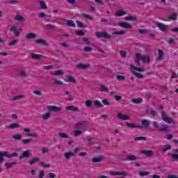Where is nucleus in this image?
I'll return each instance as SVG.
<instances>
[{
    "instance_id": "obj_1",
    "label": "nucleus",
    "mask_w": 178,
    "mask_h": 178,
    "mask_svg": "<svg viewBox=\"0 0 178 178\" xmlns=\"http://www.w3.org/2000/svg\"><path fill=\"white\" fill-rule=\"evenodd\" d=\"M153 127L154 129H158L159 131H165V133H170V130H169V127L166 124H159L156 121H154L152 122Z\"/></svg>"
},
{
    "instance_id": "obj_2",
    "label": "nucleus",
    "mask_w": 178,
    "mask_h": 178,
    "mask_svg": "<svg viewBox=\"0 0 178 178\" xmlns=\"http://www.w3.org/2000/svg\"><path fill=\"white\" fill-rule=\"evenodd\" d=\"M95 35L97 38H112V35L108 34L106 32L96 31Z\"/></svg>"
},
{
    "instance_id": "obj_3",
    "label": "nucleus",
    "mask_w": 178,
    "mask_h": 178,
    "mask_svg": "<svg viewBox=\"0 0 178 178\" xmlns=\"http://www.w3.org/2000/svg\"><path fill=\"white\" fill-rule=\"evenodd\" d=\"M161 119L166 123L170 124V123H175V121L173 119L170 118L166 115V113H165V111H163L161 113Z\"/></svg>"
},
{
    "instance_id": "obj_4",
    "label": "nucleus",
    "mask_w": 178,
    "mask_h": 178,
    "mask_svg": "<svg viewBox=\"0 0 178 178\" xmlns=\"http://www.w3.org/2000/svg\"><path fill=\"white\" fill-rule=\"evenodd\" d=\"M47 108L48 109L49 112H60V107L56 106H47Z\"/></svg>"
},
{
    "instance_id": "obj_5",
    "label": "nucleus",
    "mask_w": 178,
    "mask_h": 178,
    "mask_svg": "<svg viewBox=\"0 0 178 178\" xmlns=\"http://www.w3.org/2000/svg\"><path fill=\"white\" fill-rule=\"evenodd\" d=\"M118 26H120V27H122V29H133V26H131V24L124 22H119Z\"/></svg>"
},
{
    "instance_id": "obj_6",
    "label": "nucleus",
    "mask_w": 178,
    "mask_h": 178,
    "mask_svg": "<svg viewBox=\"0 0 178 178\" xmlns=\"http://www.w3.org/2000/svg\"><path fill=\"white\" fill-rule=\"evenodd\" d=\"M156 26L159 29V30H161V31H168V26L165 25V24L157 22Z\"/></svg>"
},
{
    "instance_id": "obj_7",
    "label": "nucleus",
    "mask_w": 178,
    "mask_h": 178,
    "mask_svg": "<svg viewBox=\"0 0 178 178\" xmlns=\"http://www.w3.org/2000/svg\"><path fill=\"white\" fill-rule=\"evenodd\" d=\"M30 156H31V153H30V150H25L19 156V159H23V158H30Z\"/></svg>"
},
{
    "instance_id": "obj_8",
    "label": "nucleus",
    "mask_w": 178,
    "mask_h": 178,
    "mask_svg": "<svg viewBox=\"0 0 178 178\" xmlns=\"http://www.w3.org/2000/svg\"><path fill=\"white\" fill-rule=\"evenodd\" d=\"M88 124V122L87 121H81L78 122L74 124V127H86Z\"/></svg>"
},
{
    "instance_id": "obj_9",
    "label": "nucleus",
    "mask_w": 178,
    "mask_h": 178,
    "mask_svg": "<svg viewBox=\"0 0 178 178\" xmlns=\"http://www.w3.org/2000/svg\"><path fill=\"white\" fill-rule=\"evenodd\" d=\"M104 159H105V157L104 156H100L98 157H93L92 159V162L93 163H99V162H102V161H104Z\"/></svg>"
},
{
    "instance_id": "obj_10",
    "label": "nucleus",
    "mask_w": 178,
    "mask_h": 178,
    "mask_svg": "<svg viewBox=\"0 0 178 178\" xmlns=\"http://www.w3.org/2000/svg\"><path fill=\"white\" fill-rule=\"evenodd\" d=\"M10 33H14L15 34L16 37H19V35H20V31H19V29H17V26H13L10 29Z\"/></svg>"
},
{
    "instance_id": "obj_11",
    "label": "nucleus",
    "mask_w": 178,
    "mask_h": 178,
    "mask_svg": "<svg viewBox=\"0 0 178 178\" xmlns=\"http://www.w3.org/2000/svg\"><path fill=\"white\" fill-rule=\"evenodd\" d=\"M110 175H112L113 176H124L126 177L127 176V172L122 171V172H113L111 171L110 172Z\"/></svg>"
},
{
    "instance_id": "obj_12",
    "label": "nucleus",
    "mask_w": 178,
    "mask_h": 178,
    "mask_svg": "<svg viewBox=\"0 0 178 178\" xmlns=\"http://www.w3.org/2000/svg\"><path fill=\"white\" fill-rule=\"evenodd\" d=\"M140 60H141V54L140 53H136L135 63L139 67L141 66V63H140Z\"/></svg>"
},
{
    "instance_id": "obj_13",
    "label": "nucleus",
    "mask_w": 178,
    "mask_h": 178,
    "mask_svg": "<svg viewBox=\"0 0 178 178\" xmlns=\"http://www.w3.org/2000/svg\"><path fill=\"white\" fill-rule=\"evenodd\" d=\"M77 69H81V70H86L90 67V64H83L80 63L76 65Z\"/></svg>"
},
{
    "instance_id": "obj_14",
    "label": "nucleus",
    "mask_w": 178,
    "mask_h": 178,
    "mask_svg": "<svg viewBox=\"0 0 178 178\" xmlns=\"http://www.w3.org/2000/svg\"><path fill=\"white\" fill-rule=\"evenodd\" d=\"M141 154H143V155H146V156L151 158V156L154 155V152L152 150H142Z\"/></svg>"
},
{
    "instance_id": "obj_15",
    "label": "nucleus",
    "mask_w": 178,
    "mask_h": 178,
    "mask_svg": "<svg viewBox=\"0 0 178 178\" xmlns=\"http://www.w3.org/2000/svg\"><path fill=\"white\" fill-rule=\"evenodd\" d=\"M130 67H131V70L132 73H134L136 72H144V69L138 68V67H136V66H134L133 65H131L130 66Z\"/></svg>"
},
{
    "instance_id": "obj_16",
    "label": "nucleus",
    "mask_w": 178,
    "mask_h": 178,
    "mask_svg": "<svg viewBox=\"0 0 178 178\" xmlns=\"http://www.w3.org/2000/svg\"><path fill=\"white\" fill-rule=\"evenodd\" d=\"M124 15H127V12L123 11L122 10H118L116 11L115 16L117 17H120L122 16H124Z\"/></svg>"
},
{
    "instance_id": "obj_17",
    "label": "nucleus",
    "mask_w": 178,
    "mask_h": 178,
    "mask_svg": "<svg viewBox=\"0 0 178 178\" xmlns=\"http://www.w3.org/2000/svg\"><path fill=\"white\" fill-rule=\"evenodd\" d=\"M36 37H37V35H35V33H28L26 34V40H33L34 38H36Z\"/></svg>"
},
{
    "instance_id": "obj_18",
    "label": "nucleus",
    "mask_w": 178,
    "mask_h": 178,
    "mask_svg": "<svg viewBox=\"0 0 178 178\" xmlns=\"http://www.w3.org/2000/svg\"><path fill=\"white\" fill-rule=\"evenodd\" d=\"M117 118L118 119H120L121 120H129V119H130L129 115H123L122 113H118Z\"/></svg>"
},
{
    "instance_id": "obj_19",
    "label": "nucleus",
    "mask_w": 178,
    "mask_h": 178,
    "mask_svg": "<svg viewBox=\"0 0 178 178\" xmlns=\"http://www.w3.org/2000/svg\"><path fill=\"white\" fill-rule=\"evenodd\" d=\"M36 44H40V45H44V47H47L48 45V43L46 40H44L42 39H37L35 40Z\"/></svg>"
},
{
    "instance_id": "obj_20",
    "label": "nucleus",
    "mask_w": 178,
    "mask_h": 178,
    "mask_svg": "<svg viewBox=\"0 0 178 178\" xmlns=\"http://www.w3.org/2000/svg\"><path fill=\"white\" fill-rule=\"evenodd\" d=\"M150 123H151V122H150L149 120H143L141 121V124H142L143 126H144V127H145V129L149 127Z\"/></svg>"
},
{
    "instance_id": "obj_21",
    "label": "nucleus",
    "mask_w": 178,
    "mask_h": 178,
    "mask_svg": "<svg viewBox=\"0 0 178 178\" xmlns=\"http://www.w3.org/2000/svg\"><path fill=\"white\" fill-rule=\"evenodd\" d=\"M163 50L159 49L158 50V58H157V60H162V59H163Z\"/></svg>"
},
{
    "instance_id": "obj_22",
    "label": "nucleus",
    "mask_w": 178,
    "mask_h": 178,
    "mask_svg": "<svg viewBox=\"0 0 178 178\" xmlns=\"http://www.w3.org/2000/svg\"><path fill=\"white\" fill-rule=\"evenodd\" d=\"M14 20H15L16 22H24V17L19 14H17L14 17Z\"/></svg>"
},
{
    "instance_id": "obj_23",
    "label": "nucleus",
    "mask_w": 178,
    "mask_h": 178,
    "mask_svg": "<svg viewBox=\"0 0 178 178\" xmlns=\"http://www.w3.org/2000/svg\"><path fill=\"white\" fill-rule=\"evenodd\" d=\"M140 60L144 61L145 63H148L149 62H150L151 58L148 56H145L140 54Z\"/></svg>"
},
{
    "instance_id": "obj_24",
    "label": "nucleus",
    "mask_w": 178,
    "mask_h": 178,
    "mask_svg": "<svg viewBox=\"0 0 178 178\" xmlns=\"http://www.w3.org/2000/svg\"><path fill=\"white\" fill-rule=\"evenodd\" d=\"M174 154H172L171 156L175 161H178V149H175L172 150Z\"/></svg>"
},
{
    "instance_id": "obj_25",
    "label": "nucleus",
    "mask_w": 178,
    "mask_h": 178,
    "mask_svg": "<svg viewBox=\"0 0 178 178\" xmlns=\"http://www.w3.org/2000/svg\"><path fill=\"white\" fill-rule=\"evenodd\" d=\"M39 3L40 5L41 9H48V6H47V3H45V1L44 0H39Z\"/></svg>"
},
{
    "instance_id": "obj_26",
    "label": "nucleus",
    "mask_w": 178,
    "mask_h": 178,
    "mask_svg": "<svg viewBox=\"0 0 178 178\" xmlns=\"http://www.w3.org/2000/svg\"><path fill=\"white\" fill-rule=\"evenodd\" d=\"M131 102L133 104H136V105H138L143 102V99L142 98H134L131 99Z\"/></svg>"
},
{
    "instance_id": "obj_27",
    "label": "nucleus",
    "mask_w": 178,
    "mask_h": 178,
    "mask_svg": "<svg viewBox=\"0 0 178 178\" xmlns=\"http://www.w3.org/2000/svg\"><path fill=\"white\" fill-rule=\"evenodd\" d=\"M64 156L65 158H66L67 159H70V158H72V156H74V153L72 152H65L64 154Z\"/></svg>"
},
{
    "instance_id": "obj_28",
    "label": "nucleus",
    "mask_w": 178,
    "mask_h": 178,
    "mask_svg": "<svg viewBox=\"0 0 178 178\" xmlns=\"http://www.w3.org/2000/svg\"><path fill=\"white\" fill-rule=\"evenodd\" d=\"M42 57V56L38 54H31V58H32V59L38 60L40 59Z\"/></svg>"
},
{
    "instance_id": "obj_29",
    "label": "nucleus",
    "mask_w": 178,
    "mask_h": 178,
    "mask_svg": "<svg viewBox=\"0 0 178 178\" xmlns=\"http://www.w3.org/2000/svg\"><path fill=\"white\" fill-rule=\"evenodd\" d=\"M169 149H172V145H165L163 147L162 152H166V151H169Z\"/></svg>"
},
{
    "instance_id": "obj_30",
    "label": "nucleus",
    "mask_w": 178,
    "mask_h": 178,
    "mask_svg": "<svg viewBox=\"0 0 178 178\" xmlns=\"http://www.w3.org/2000/svg\"><path fill=\"white\" fill-rule=\"evenodd\" d=\"M17 163L16 161H13L11 163H6L4 164V166H6V168H8V169H10V168H12L14 165H16Z\"/></svg>"
},
{
    "instance_id": "obj_31",
    "label": "nucleus",
    "mask_w": 178,
    "mask_h": 178,
    "mask_svg": "<svg viewBox=\"0 0 178 178\" xmlns=\"http://www.w3.org/2000/svg\"><path fill=\"white\" fill-rule=\"evenodd\" d=\"M67 111H73L74 112H77L79 111V108L74 107V106H69L66 107Z\"/></svg>"
},
{
    "instance_id": "obj_32",
    "label": "nucleus",
    "mask_w": 178,
    "mask_h": 178,
    "mask_svg": "<svg viewBox=\"0 0 178 178\" xmlns=\"http://www.w3.org/2000/svg\"><path fill=\"white\" fill-rule=\"evenodd\" d=\"M138 159V157L134 155H129L127 158V161H137Z\"/></svg>"
},
{
    "instance_id": "obj_33",
    "label": "nucleus",
    "mask_w": 178,
    "mask_h": 178,
    "mask_svg": "<svg viewBox=\"0 0 178 178\" xmlns=\"http://www.w3.org/2000/svg\"><path fill=\"white\" fill-rule=\"evenodd\" d=\"M67 23L69 27H74V28L76 27V24L74 23V22H73V20L68 19L67 20Z\"/></svg>"
},
{
    "instance_id": "obj_34",
    "label": "nucleus",
    "mask_w": 178,
    "mask_h": 178,
    "mask_svg": "<svg viewBox=\"0 0 178 178\" xmlns=\"http://www.w3.org/2000/svg\"><path fill=\"white\" fill-rule=\"evenodd\" d=\"M19 127H20V124L17 123H13L10 124L8 129H18Z\"/></svg>"
},
{
    "instance_id": "obj_35",
    "label": "nucleus",
    "mask_w": 178,
    "mask_h": 178,
    "mask_svg": "<svg viewBox=\"0 0 178 178\" xmlns=\"http://www.w3.org/2000/svg\"><path fill=\"white\" fill-rule=\"evenodd\" d=\"M37 162H40V158L35 157L32 160L30 161V165H34V163H37Z\"/></svg>"
},
{
    "instance_id": "obj_36",
    "label": "nucleus",
    "mask_w": 178,
    "mask_h": 178,
    "mask_svg": "<svg viewBox=\"0 0 178 178\" xmlns=\"http://www.w3.org/2000/svg\"><path fill=\"white\" fill-rule=\"evenodd\" d=\"M6 3L8 5H17L19 3V1L17 0H10L6 1Z\"/></svg>"
},
{
    "instance_id": "obj_37",
    "label": "nucleus",
    "mask_w": 178,
    "mask_h": 178,
    "mask_svg": "<svg viewBox=\"0 0 178 178\" xmlns=\"http://www.w3.org/2000/svg\"><path fill=\"white\" fill-rule=\"evenodd\" d=\"M94 105H95L96 106H97V108H102L104 106V105H102V104L101 103V102L98 101V100H95L93 102Z\"/></svg>"
},
{
    "instance_id": "obj_38",
    "label": "nucleus",
    "mask_w": 178,
    "mask_h": 178,
    "mask_svg": "<svg viewBox=\"0 0 178 178\" xmlns=\"http://www.w3.org/2000/svg\"><path fill=\"white\" fill-rule=\"evenodd\" d=\"M124 34V31H118L113 32V35H123Z\"/></svg>"
},
{
    "instance_id": "obj_39",
    "label": "nucleus",
    "mask_w": 178,
    "mask_h": 178,
    "mask_svg": "<svg viewBox=\"0 0 178 178\" xmlns=\"http://www.w3.org/2000/svg\"><path fill=\"white\" fill-rule=\"evenodd\" d=\"M67 79L70 83H76V79L72 75H67Z\"/></svg>"
},
{
    "instance_id": "obj_40",
    "label": "nucleus",
    "mask_w": 178,
    "mask_h": 178,
    "mask_svg": "<svg viewBox=\"0 0 178 178\" xmlns=\"http://www.w3.org/2000/svg\"><path fill=\"white\" fill-rule=\"evenodd\" d=\"M40 166H42V168H51V164H47L44 162H40L39 163Z\"/></svg>"
},
{
    "instance_id": "obj_41",
    "label": "nucleus",
    "mask_w": 178,
    "mask_h": 178,
    "mask_svg": "<svg viewBox=\"0 0 178 178\" xmlns=\"http://www.w3.org/2000/svg\"><path fill=\"white\" fill-rule=\"evenodd\" d=\"M148 175H149V172L140 171L139 172V176H141V177H145V176H148Z\"/></svg>"
},
{
    "instance_id": "obj_42",
    "label": "nucleus",
    "mask_w": 178,
    "mask_h": 178,
    "mask_svg": "<svg viewBox=\"0 0 178 178\" xmlns=\"http://www.w3.org/2000/svg\"><path fill=\"white\" fill-rule=\"evenodd\" d=\"M58 136L61 137V138H70L67 134L62 132H59Z\"/></svg>"
},
{
    "instance_id": "obj_43",
    "label": "nucleus",
    "mask_w": 178,
    "mask_h": 178,
    "mask_svg": "<svg viewBox=\"0 0 178 178\" xmlns=\"http://www.w3.org/2000/svg\"><path fill=\"white\" fill-rule=\"evenodd\" d=\"M147 113L152 115V116H156V111H154L152 108H150L148 111H147Z\"/></svg>"
},
{
    "instance_id": "obj_44",
    "label": "nucleus",
    "mask_w": 178,
    "mask_h": 178,
    "mask_svg": "<svg viewBox=\"0 0 178 178\" xmlns=\"http://www.w3.org/2000/svg\"><path fill=\"white\" fill-rule=\"evenodd\" d=\"M49 118H51V113L49 112H48L42 116V120H48V119H49Z\"/></svg>"
},
{
    "instance_id": "obj_45",
    "label": "nucleus",
    "mask_w": 178,
    "mask_h": 178,
    "mask_svg": "<svg viewBox=\"0 0 178 178\" xmlns=\"http://www.w3.org/2000/svg\"><path fill=\"white\" fill-rule=\"evenodd\" d=\"M28 137H33L34 138H37L38 137V134L37 133H28L26 134Z\"/></svg>"
},
{
    "instance_id": "obj_46",
    "label": "nucleus",
    "mask_w": 178,
    "mask_h": 178,
    "mask_svg": "<svg viewBox=\"0 0 178 178\" xmlns=\"http://www.w3.org/2000/svg\"><path fill=\"white\" fill-rule=\"evenodd\" d=\"M170 20H177V14L174 13L169 16Z\"/></svg>"
},
{
    "instance_id": "obj_47",
    "label": "nucleus",
    "mask_w": 178,
    "mask_h": 178,
    "mask_svg": "<svg viewBox=\"0 0 178 178\" xmlns=\"http://www.w3.org/2000/svg\"><path fill=\"white\" fill-rule=\"evenodd\" d=\"M19 74L22 76V77H27V72L24 70H21L19 71Z\"/></svg>"
},
{
    "instance_id": "obj_48",
    "label": "nucleus",
    "mask_w": 178,
    "mask_h": 178,
    "mask_svg": "<svg viewBox=\"0 0 178 178\" xmlns=\"http://www.w3.org/2000/svg\"><path fill=\"white\" fill-rule=\"evenodd\" d=\"M63 72L60 70H58L54 73H51L53 76H61V74H63Z\"/></svg>"
},
{
    "instance_id": "obj_49",
    "label": "nucleus",
    "mask_w": 178,
    "mask_h": 178,
    "mask_svg": "<svg viewBox=\"0 0 178 178\" xmlns=\"http://www.w3.org/2000/svg\"><path fill=\"white\" fill-rule=\"evenodd\" d=\"M141 140L145 141V140H147V138L144 136L134 138V141H141Z\"/></svg>"
},
{
    "instance_id": "obj_50",
    "label": "nucleus",
    "mask_w": 178,
    "mask_h": 178,
    "mask_svg": "<svg viewBox=\"0 0 178 178\" xmlns=\"http://www.w3.org/2000/svg\"><path fill=\"white\" fill-rule=\"evenodd\" d=\"M22 98H24V95H19L18 96H15L12 99V101H17V99H22Z\"/></svg>"
},
{
    "instance_id": "obj_51",
    "label": "nucleus",
    "mask_w": 178,
    "mask_h": 178,
    "mask_svg": "<svg viewBox=\"0 0 178 178\" xmlns=\"http://www.w3.org/2000/svg\"><path fill=\"white\" fill-rule=\"evenodd\" d=\"M33 93L35 95H38L39 97L42 96V92H41V90H33Z\"/></svg>"
},
{
    "instance_id": "obj_52",
    "label": "nucleus",
    "mask_w": 178,
    "mask_h": 178,
    "mask_svg": "<svg viewBox=\"0 0 178 178\" xmlns=\"http://www.w3.org/2000/svg\"><path fill=\"white\" fill-rule=\"evenodd\" d=\"M74 134L75 137L81 136V134H83V131L75 130L74 131Z\"/></svg>"
},
{
    "instance_id": "obj_53",
    "label": "nucleus",
    "mask_w": 178,
    "mask_h": 178,
    "mask_svg": "<svg viewBox=\"0 0 178 178\" xmlns=\"http://www.w3.org/2000/svg\"><path fill=\"white\" fill-rule=\"evenodd\" d=\"M136 19H137V17H136V15L127 16V17H126L125 20H128V21L136 20Z\"/></svg>"
},
{
    "instance_id": "obj_54",
    "label": "nucleus",
    "mask_w": 178,
    "mask_h": 178,
    "mask_svg": "<svg viewBox=\"0 0 178 178\" xmlns=\"http://www.w3.org/2000/svg\"><path fill=\"white\" fill-rule=\"evenodd\" d=\"M133 74H134L136 77H137L138 79H144V75L140 73L134 72Z\"/></svg>"
},
{
    "instance_id": "obj_55",
    "label": "nucleus",
    "mask_w": 178,
    "mask_h": 178,
    "mask_svg": "<svg viewBox=\"0 0 178 178\" xmlns=\"http://www.w3.org/2000/svg\"><path fill=\"white\" fill-rule=\"evenodd\" d=\"M126 124L129 129H136V124L127 122Z\"/></svg>"
},
{
    "instance_id": "obj_56",
    "label": "nucleus",
    "mask_w": 178,
    "mask_h": 178,
    "mask_svg": "<svg viewBox=\"0 0 178 178\" xmlns=\"http://www.w3.org/2000/svg\"><path fill=\"white\" fill-rule=\"evenodd\" d=\"M33 140L31 138L22 139V142L23 144H30Z\"/></svg>"
},
{
    "instance_id": "obj_57",
    "label": "nucleus",
    "mask_w": 178,
    "mask_h": 178,
    "mask_svg": "<svg viewBox=\"0 0 178 178\" xmlns=\"http://www.w3.org/2000/svg\"><path fill=\"white\" fill-rule=\"evenodd\" d=\"M103 105H105L106 106H109V105H111V103L109 102H108V99H104L102 101Z\"/></svg>"
},
{
    "instance_id": "obj_58",
    "label": "nucleus",
    "mask_w": 178,
    "mask_h": 178,
    "mask_svg": "<svg viewBox=\"0 0 178 178\" xmlns=\"http://www.w3.org/2000/svg\"><path fill=\"white\" fill-rule=\"evenodd\" d=\"M83 17H85V19H88V20H92V17L86 13L82 14Z\"/></svg>"
},
{
    "instance_id": "obj_59",
    "label": "nucleus",
    "mask_w": 178,
    "mask_h": 178,
    "mask_svg": "<svg viewBox=\"0 0 178 178\" xmlns=\"http://www.w3.org/2000/svg\"><path fill=\"white\" fill-rule=\"evenodd\" d=\"M16 44H17V40H13L12 42H8L10 47H13V45H16Z\"/></svg>"
},
{
    "instance_id": "obj_60",
    "label": "nucleus",
    "mask_w": 178,
    "mask_h": 178,
    "mask_svg": "<svg viewBox=\"0 0 178 178\" xmlns=\"http://www.w3.org/2000/svg\"><path fill=\"white\" fill-rule=\"evenodd\" d=\"M14 140H22V135L16 134L13 136Z\"/></svg>"
},
{
    "instance_id": "obj_61",
    "label": "nucleus",
    "mask_w": 178,
    "mask_h": 178,
    "mask_svg": "<svg viewBox=\"0 0 178 178\" xmlns=\"http://www.w3.org/2000/svg\"><path fill=\"white\" fill-rule=\"evenodd\" d=\"M120 55L122 56V58H126L127 53L125 51H120Z\"/></svg>"
},
{
    "instance_id": "obj_62",
    "label": "nucleus",
    "mask_w": 178,
    "mask_h": 178,
    "mask_svg": "<svg viewBox=\"0 0 178 178\" xmlns=\"http://www.w3.org/2000/svg\"><path fill=\"white\" fill-rule=\"evenodd\" d=\"M118 80H120L121 81H124V80H126V78L124 76L122 75H117Z\"/></svg>"
},
{
    "instance_id": "obj_63",
    "label": "nucleus",
    "mask_w": 178,
    "mask_h": 178,
    "mask_svg": "<svg viewBox=\"0 0 178 178\" xmlns=\"http://www.w3.org/2000/svg\"><path fill=\"white\" fill-rule=\"evenodd\" d=\"M92 51V48L91 47H84V51L85 52H91Z\"/></svg>"
},
{
    "instance_id": "obj_64",
    "label": "nucleus",
    "mask_w": 178,
    "mask_h": 178,
    "mask_svg": "<svg viewBox=\"0 0 178 178\" xmlns=\"http://www.w3.org/2000/svg\"><path fill=\"white\" fill-rule=\"evenodd\" d=\"M44 176H45V172L43 170H41L39 172V178H44Z\"/></svg>"
}]
</instances>
